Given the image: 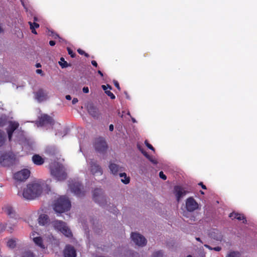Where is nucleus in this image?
I'll list each match as a JSON object with an SVG mask.
<instances>
[{
  "instance_id": "1",
  "label": "nucleus",
  "mask_w": 257,
  "mask_h": 257,
  "mask_svg": "<svg viewBox=\"0 0 257 257\" xmlns=\"http://www.w3.org/2000/svg\"><path fill=\"white\" fill-rule=\"evenodd\" d=\"M42 190V187L40 183H32L28 184L27 188L24 189L23 196L26 199L32 200L40 196Z\"/></svg>"
},
{
  "instance_id": "2",
  "label": "nucleus",
  "mask_w": 257,
  "mask_h": 257,
  "mask_svg": "<svg viewBox=\"0 0 257 257\" xmlns=\"http://www.w3.org/2000/svg\"><path fill=\"white\" fill-rule=\"evenodd\" d=\"M50 169L51 175L57 181H63L67 178V173L62 164L54 162L50 165Z\"/></svg>"
},
{
  "instance_id": "3",
  "label": "nucleus",
  "mask_w": 257,
  "mask_h": 257,
  "mask_svg": "<svg viewBox=\"0 0 257 257\" xmlns=\"http://www.w3.org/2000/svg\"><path fill=\"white\" fill-rule=\"evenodd\" d=\"M70 201L65 196H61L55 200L53 204V209L56 212L62 213L70 209Z\"/></svg>"
},
{
  "instance_id": "4",
  "label": "nucleus",
  "mask_w": 257,
  "mask_h": 257,
  "mask_svg": "<svg viewBox=\"0 0 257 257\" xmlns=\"http://www.w3.org/2000/svg\"><path fill=\"white\" fill-rule=\"evenodd\" d=\"M93 146L96 152L102 154H104L108 148L106 142L104 138L101 137L95 139Z\"/></svg>"
},
{
  "instance_id": "5",
  "label": "nucleus",
  "mask_w": 257,
  "mask_h": 257,
  "mask_svg": "<svg viewBox=\"0 0 257 257\" xmlns=\"http://www.w3.org/2000/svg\"><path fill=\"white\" fill-rule=\"evenodd\" d=\"M54 228L62 232L65 236L71 237L72 233L71 230L66 226L65 222L62 221L55 220L53 222Z\"/></svg>"
},
{
  "instance_id": "6",
  "label": "nucleus",
  "mask_w": 257,
  "mask_h": 257,
  "mask_svg": "<svg viewBox=\"0 0 257 257\" xmlns=\"http://www.w3.org/2000/svg\"><path fill=\"white\" fill-rule=\"evenodd\" d=\"M69 187L71 191L76 196L82 197L84 195V192L83 191V186L79 182L72 181L70 183Z\"/></svg>"
},
{
  "instance_id": "7",
  "label": "nucleus",
  "mask_w": 257,
  "mask_h": 257,
  "mask_svg": "<svg viewBox=\"0 0 257 257\" xmlns=\"http://www.w3.org/2000/svg\"><path fill=\"white\" fill-rule=\"evenodd\" d=\"M89 170L93 176H100L103 174V170L101 167L97 163V161L91 160L89 162Z\"/></svg>"
},
{
  "instance_id": "8",
  "label": "nucleus",
  "mask_w": 257,
  "mask_h": 257,
  "mask_svg": "<svg viewBox=\"0 0 257 257\" xmlns=\"http://www.w3.org/2000/svg\"><path fill=\"white\" fill-rule=\"evenodd\" d=\"M102 189L100 188H96L93 192V199L98 203L100 206L104 207L105 204L103 202L106 203L105 197L102 195Z\"/></svg>"
},
{
  "instance_id": "9",
  "label": "nucleus",
  "mask_w": 257,
  "mask_h": 257,
  "mask_svg": "<svg viewBox=\"0 0 257 257\" xmlns=\"http://www.w3.org/2000/svg\"><path fill=\"white\" fill-rule=\"evenodd\" d=\"M131 238L134 243L138 246H144L147 243V240L145 237L139 233H132Z\"/></svg>"
},
{
  "instance_id": "10",
  "label": "nucleus",
  "mask_w": 257,
  "mask_h": 257,
  "mask_svg": "<svg viewBox=\"0 0 257 257\" xmlns=\"http://www.w3.org/2000/svg\"><path fill=\"white\" fill-rule=\"evenodd\" d=\"M30 175V171L28 169H25L15 173L14 178L18 181L23 182L29 177Z\"/></svg>"
},
{
  "instance_id": "11",
  "label": "nucleus",
  "mask_w": 257,
  "mask_h": 257,
  "mask_svg": "<svg viewBox=\"0 0 257 257\" xmlns=\"http://www.w3.org/2000/svg\"><path fill=\"white\" fill-rule=\"evenodd\" d=\"M199 205L196 200L192 197H190L186 200V208L189 212H193L198 209Z\"/></svg>"
},
{
  "instance_id": "12",
  "label": "nucleus",
  "mask_w": 257,
  "mask_h": 257,
  "mask_svg": "<svg viewBox=\"0 0 257 257\" xmlns=\"http://www.w3.org/2000/svg\"><path fill=\"white\" fill-rule=\"evenodd\" d=\"M188 193L189 191L186 190L185 188L181 186L176 185L174 187V194L175 195L176 200L178 202H179L181 198Z\"/></svg>"
},
{
  "instance_id": "13",
  "label": "nucleus",
  "mask_w": 257,
  "mask_h": 257,
  "mask_svg": "<svg viewBox=\"0 0 257 257\" xmlns=\"http://www.w3.org/2000/svg\"><path fill=\"white\" fill-rule=\"evenodd\" d=\"M19 123L16 121H10L9 126L7 129L8 138L10 141L12 138L14 132L19 127Z\"/></svg>"
},
{
  "instance_id": "14",
  "label": "nucleus",
  "mask_w": 257,
  "mask_h": 257,
  "mask_svg": "<svg viewBox=\"0 0 257 257\" xmlns=\"http://www.w3.org/2000/svg\"><path fill=\"white\" fill-rule=\"evenodd\" d=\"M63 255L64 257H76V249L72 245L67 244L64 249Z\"/></svg>"
},
{
  "instance_id": "15",
  "label": "nucleus",
  "mask_w": 257,
  "mask_h": 257,
  "mask_svg": "<svg viewBox=\"0 0 257 257\" xmlns=\"http://www.w3.org/2000/svg\"><path fill=\"white\" fill-rule=\"evenodd\" d=\"M39 124L41 126L46 124L53 125L54 121L53 118L48 114H43L39 118Z\"/></svg>"
},
{
  "instance_id": "16",
  "label": "nucleus",
  "mask_w": 257,
  "mask_h": 257,
  "mask_svg": "<svg viewBox=\"0 0 257 257\" xmlns=\"http://www.w3.org/2000/svg\"><path fill=\"white\" fill-rule=\"evenodd\" d=\"M37 233L36 232H32L30 235V237L33 239L35 244L42 249H44L45 246L43 243V240L41 236H35Z\"/></svg>"
},
{
  "instance_id": "17",
  "label": "nucleus",
  "mask_w": 257,
  "mask_h": 257,
  "mask_svg": "<svg viewBox=\"0 0 257 257\" xmlns=\"http://www.w3.org/2000/svg\"><path fill=\"white\" fill-rule=\"evenodd\" d=\"M35 98L39 101L42 102L48 98L47 93L43 89H39L35 93Z\"/></svg>"
},
{
  "instance_id": "18",
  "label": "nucleus",
  "mask_w": 257,
  "mask_h": 257,
  "mask_svg": "<svg viewBox=\"0 0 257 257\" xmlns=\"http://www.w3.org/2000/svg\"><path fill=\"white\" fill-rule=\"evenodd\" d=\"M109 169L111 173L114 175H116L118 174L119 172H121L123 171V168L120 167L119 165L115 164L110 163L109 165Z\"/></svg>"
},
{
  "instance_id": "19",
  "label": "nucleus",
  "mask_w": 257,
  "mask_h": 257,
  "mask_svg": "<svg viewBox=\"0 0 257 257\" xmlns=\"http://www.w3.org/2000/svg\"><path fill=\"white\" fill-rule=\"evenodd\" d=\"M32 161L35 165L41 166L44 164L45 160L44 159L39 155L35 154L32 157Z\"/></svg>"
},
{
  "instance_id": "20",
  "label": "nucleus",
  "mask_w": 257,
  "mask_h": 257,
  "mask_svg": "<svg viewBox=\"0 0 257 257\" xmlns=\"http://www.w3.org/2000/svg\"><path fill=\"white\" fill-rule=\"evenodd\" d=\"M87 109L89 113L93 117H97L98 115V111L97 108L94 106L93 105L88 106Z\"/></svg>"
},
{
  "instance_id": "21",
  "label": "nucleus",
  "mask_w": 257,
  "mask_h": 257,
  "mask_svg": "<svg viewBox=\"0 0 257 257\" xmlns=\"http://www.w3.org/2000/svg\"><path fill=\"white\" fill-rule=\"evenodd\" d=\"M49 220V217L46 214H41L38 218V222L40 225H44L47 224Z\"/></svg>"
},
{
  "instance_id": "22",
  "label": "nucleus",
  "mask_w": 257,
  "mask_h": 257,
  "mask_svg": "<svg viewBox=\"0 0 257 257\" xmlns=\"http://www.w3.org/2000/svg\"><path fill=\"white\" fill-rule=\"evenodd\" d=\"M4 211L10 217H13L15 216V212L13 208L11 206H7L4 208Z\"/></svg>"
},
{
  "instance_id": "23",
  "label": "nucleus",
  "mask_w": 257,
  "mask_h": 257,
  "mask_svg": "<svg viewBox=\"0 0 257 257\" xmlns=\"http://www.w3.org/2000/svg\"><path fill=\"white\" fill-rule=\"evenodd\" d=\"M119 176L121 178V181L124 184H127L130 182V178L127 176L125 173H119Z\"/></svg>"
},
{
  "instance_id": "24",
  "label": "nucleus",
  "mask_w": 257,
  "mask_h": 257,
  "mask_svg": "<svg viewBox=\"0 0 257 257\" xmlns=\"http://www.w3.org/2000/svg\"><path fill=\"white\" fill-rule=\"evenodd\" d=\"M210 235L211 237L218 241L221 240L222 239V235L217 230L215 231L212 232L210 233Z\"/></svg>"
},
{
  "instance_id": "25",
  "label": "nucleus",
  "mask_w": 257,
  "mask_h": 257,
  "mask_svg": "<svg viewBox=\"0 0 257 257\" xmlns=\"http://www.w3.org/2000/svg\"><path fill=\"white\" fill-rule=\"evenodd\" d=\"M143 154L153 164H157L158 163L157 161L155 159V158H153L152 156L149 155L147 152H143Z\"/></svg>"
},
{
  "instance_id": "26",
  "label": "nucleus",
  "mask_w": 257,
  "mask_h": 257,
  "mask_svg": "<svg viewBox=\"0 0 257 257\" xmlns=\"http://www.w3.org/2000/svg\"><path fill=\"white\" fill-rule=\"evenodd\" d=\"M6 141V136L5 133L0 130V147L5 143Z\"/></svg>"
},
{
  "instance_id": "27",
  "label": "nucleus",
  "mask_w": 257,
  "mask_h": 257,
  "mask_svg": "<svg viewBox=\"0 0 257 257\" xmlns=\"http://www.w3.org/2000/svg\"><path fill=\"white\" fill-rule=\"evenodd\" d=\"M16 245V241L13 239H9L7 242V246L11 248H14Z\"/></svg>"
},
{
  "instance_id": "28",
  "label": "nucleus",
  "mask_w": 257,
  "mask_h": 257,
  "mask_svg": "<svg viewBox=\"0 0 257 257\" xmlns=\"http://www.w3.org/2000/svg\"><path fill=\"white\" fill-rule=\"evenodd\" d=\"M226 257H240V254L238 251H232L229 252Z\"/></svg>"
},
{
  "instance_id": "29",
  "label": "nucleus",
  "mask_w": 257,
  "mask_h": 257,
  "mask_svg": "<svg viewBox=\"0 0 257 257\" xmlns=\"http://www.w3.org/2000/svg\"><path fill=\"white\" fill-rule=\"evenodd\" d=\"M59 64L62 68H66L69 66L68 63L65 61V59L63 57H61L60 58V61L59 62Z\"/></svg>"
},
{
  "instance_id": "30",
  "label": "nucleus",
  "mask_w": 257,
  "mask_h": 257,
  "mask_svg": "<svg viewBox=\"0 0 257 257\" xmlns=\"http://www.w3.org/2000/svg\"><path fill=\"white\" fill-rule=\"evenodd\" d=\"M236 219L238 220H242L243 223H246L247 221L243 214L237 213V216Z\"/></svg>"
},
{
  "instance_id": "31",
  "label": "nucleus",
  "mask_w": 257,
  "mask_h": 257,
  "mask_svg": "<svg viewBox=\"0 0 257 257\" xmlns=\"http://www.w3.org/2000/svg\"><path fill=\"white\" fill-rule=\"evenodd\" d=\"M127 257H139V255L137 252H134L131 250L127 251Z\"/></svg>"
},
{
  "instance_id": "32",
  "label": "nucleus",
  "mask_w": 257,
  "mask_h": 257,
  "mask_svg": "<svg viewBox=\"0 0 257 257\" xmlns=\"http://www.w3.org/2000/svg\"><path fill=\"white\" fill-rule=\"evenodd\" d=\"M107 209L109 211L113 213V214H114L115 215H117L119 212L118 210L117 209V208L115 206L113 207V208H111L110 206H109L107 208Z\"/></svg>"
},
{
  "instance_id": "33",
  "label": "nucleus",
  "mask_w": 257,
  "mask_h": 257,
  "mask_svg": "<svg viewBox=\"0 0 257 257\" xmlns=\"http://www.w3.org/2000/svg\"><path fill=\"white\" fill-rule=\"evenodd\" d=\"M49 35L54 39L60 38L58 34L52 31H49Z\"/></svg>"
},
{
  "instance_id": "34",
  "label": "nucleus",
  "mask_w": 257,
  "mask_h": 257,
  "mask_svg": "<svg viewBox=\"0 0 257 257\" xmlns=\"http://www.w3.org/2000/svg\"><path fill=\"white\" fill-rule=\"evenodd\" d=\"M29 24L30 25V29H33V28H38L39 27V24L36 23V22H29Z\"/></svg>"
},
{
  "instance_id": "35",
  "label": "nucleus",
  "mask_w": 257,
  "mask_h": 257,
  "mask_svg": "<svg viewBox=\"0 0 257 257\" xmlns=\"http://www.w3.org/2000/svg\"><path fill=\"white\" fill-rule=\"evenodd\" d=\"M22 257H35L33 252L30 251H26Z\"/></svg>"
},
{
  "instance_id": "36",
  "label": "nucleus",
  "mask_w": 257,
  "mask_h": 257,
  "mask_svg": "<svg viewBox=\"0 0 257 257\" xmlns=\"http://www.w3.org/2000/svg\"><path fill=\"white\" fill-rule=\"evenodd\" d=\"M67 50L68 54L71 56L72 58H74L75 57V53L73 52V50L70 48L67 47Z\"/></svg>"
},
{
  "instance_id": "37",
  "label": "nucleus",
  "mask_w": 257,
  "mask_h": 257,
  "mask_svg": "<svg viewBox=\"0 0 257 257\" xmlns=\"http://www.w3.org/2000/svg\"><path fill=\"white\" fill-rule=\"evenodd\" d=\"M153 257H163V252L161 250L155 252L153 255Z\"/></svg>"
},
{
  "instance_id": "38",
  "label": "nucleus",
  "mask_w": 257,
  "mask_h": 257,
  "mask_svg": "<svg viewBox=\"0 0 257 257\" xmlns=\"http://www.w3.org/2000/svg\"><path fill=\"white\" fill-rule=\"evenodd\" d=\"M108 96L110 97L111 99H114L115 98V95L110 91L107 90L105 92Z\"/></svg>"
},
{
  "instance_id": "39",
  "label": "nucleus",
  "mask_w": 257,
  "mask_h": 257,
  "mask_svg": "<svg viewBox=\"0 0 257 257\" xmlns=\"http://www.w3.org/2000/svg\"><path fill=\"white\" fill-rule=\"evenodd\" d=\"M101 87L103 89V90H104L105 92H106V91L107 90V88H109V89H112L111 86L110 85H109V84H107V85H102L101 86Z\"/></svg>"
},
{
  "instance_id": "40",
  "label": "nucleus",
  "mask_w": 257,
  "mask_h": 257,
  "mask_svg": "<svg viewBox=\"0 0 257 257\" xmlns=\"http://www.w3.org/2000/svg\"><path fill=\"white\" fill-rule=\"evenodd\" d=\"M146 146L149 148L150 149L152 150V151H155V149L152 146V145H151L150 144H149L147 141H146L145 142Z\"/></svg>"
},
{
  "instance_id": "41",
  "label": "nucleus",
  "mask_w": 257,
  "mask_h": 257,
  "mask_svg": "<svg viewBox=\"0 0 257 257\" xmlns=\"http://www.w3.org/2000/svg\"><path fill=\"white\" fill-rule=\"evenodd\" d=\"M159 176L163 180H165L167 179V177L164 174V173L163 172V171H161L159 173Z\"/></svg>"
},
{
  "instance_id": "42",
  "label": "nucleus",
  "mask_w": 257,
  "mask_h": 257,
  "mask_svg": "<svg viewBox=\"0 0 257 257\" xmlns=\"http://www.w3.org/2000/svg\"><path fill=\"white\" fill-rule=\"evenodd\" d=\"M229 216L232 219H236V217L237 216V213L232 212L229 214Z\"/></svg>"
},
{
  "instance_id": "43",
  "label": "nucleus",
  "mask_w": 257,
  "mask_h": 257,
  "mask_svg": "<svg viewBox=\"0 0 257 257\" xmlns=\"http://www.w3.org/2000/svg\"><path fill=\"white\" fill-rule=\"evenodd\" d=\"M114 86L119 90H120V88L119 87V83L117 81H114Z\"/></svg>"
},
{
  "instance_id": "44",
  "label": "nucleus",
  "mask_w": 257,
  "mask_h": 257,
  "mask_svg": "<svg viewBox=\"0 0 257 257\" xmlns=\"http://www.w3.org/2000/svg\"><path fill=\"white\" fill-rule=\"evenodd\" d=\"M5 124V120L0 118V126H3Z\"/></svg>"
},
{
  "instance_id": "45",
  "label": "nucleus",
  "mask_w": 257,
  "mask_h": 257,
  "mask_svg": "<svg viewBox=\"0 0 257 257\" xmlns=\"http://www.w3.org/2000/svg\"><path fill=\"white\" fill-rule=\"evenodd\" d=\"M83 92L85 93L89 92V88L88 87H84L82 89Z\"/></svg>"
},
{
  "instance_id": "46",
  "label": "nucleus",
  "mask_w": 257,
  "mask_h": 257,
  "mask_svg": "<svg viewBox=\"0 0 257 257\" xmlns=\"http://www.w3.org/2000/svg\"><path fill=\"white\" fill-rule=\"evenodd\" d=\"M7 158V155H2L0 158V161H1V163H2V160H3L4 161L5 160H6Z\"/></svg>"
},
{
  "instance_id": "47",
  "label": "nucleus",
  "mask_w": 257,
  "mask_h": 257,
  "mask_svg": "<svg viewBox=\"0 0 257 257\" xmlns=\"http://www.w3.org/2000/svg\"><path fill=\"white\" fill-rule=\"evenodd\" d=\"M77 52L80 55H84V54L85 53V51L81 49H78L77 50Z\"/></svg>"
},
{
  "instance_id": "48",
  "label": "nucleus",
  "mask_w": 257,
  "mask_h": 257,
  "mask_svg": "<svg viewBox=\"0 0 257 257\" xmlns=\"http://www.w3.org/2000/svg\"><path fill=\"white\" fill-rule=\"evenodd\" d=\"M91 64H92V65L93 66H94V67H97V66H98V65H97V63L96 61H95V60H92V61H91Z\"/></svg>"
},
{
  "instance_id": "49",
  "label": "nucleus",
  "mask_w": 257,
  "mask_h": 257,
  "mask_svg": "<svg viewBox=\"0 0 257 257\" xmlns=\"http://www.w3.org/2000/svg\"><path fill=\"white\" fill-rule=\"evenodd\" d=\"M199 185L201 186L202 188L203 189H206V187L205 185H204L202 182H200L199 184H198Z\"/></svg>"
},
{
  "instance_id": "50",
  "label": "nucleus",
  "mask_w": 257,
  "mask_h": 257,
  "mask_svg": "<svg viewBox=\"0 0 257 257\" xmlns=\"http://www.w3.org/2000/svg\"><path fill=\"white\" fill-rule=\"evenodd\" d=\"M78 101V100L77 98H74L72 101V103L73 104H76Z\"/></svg>"
},
{
  "instance_id": "51",
  "label": "nucleus",
  "mask_w": 257,
  "mask_h": 257,
  "mask_svg": "<svg viewBox=\"0 0 257 257\" xmlns=\"http://www.w3.org/2000/svg\"><path fill=\"white\" fill-rule=\"evenodd\" d=\"M221 249V247L220 246H216L213 248V250L216 251H219Z\"/></svg>"
},
{
  "instance_id": "52",
  "label": "nucleus",
  "mask_w": 257,
  "mask_h": 257,
  "mask_svg": "<svg viewBox=\"0 0 257 257\" xmlns=\"http://www.w3.org/2000/svg\"><path fill=\"white\" fill-rule=\"evenodd\" d=\"M55 44H56V43L54 41L51 40V41H49V44L51 46H54L55 45Z\"/></svg>"
},
{
  "instance_id": "53",
  "label": "nucleus",
  "mask_w": 257,
  "mask_h": 257,
  "mask_svg": "<svg viewBox=\"0 0 257 257\" xmlns=\"http://www.w3.org/2000/svg\"><path fill=\"white\" fill-rule=\"evenodd\" d=\"M113 129H114L113 125L112 124H110L109 126V131L112 132V131H113Z\"/></svg>"
},
{
  "instance_id": "54",
  "label": "nucleus",
  "mask_w": 257,
  "mask_h": 257,
  "mask_svg": "<svg viewBox=\"0 0 257 257\" xmlns=\"http://www.w3.org/2000/svg\"><path fill=\"white\" fill-rule=\"evenodd\" d=\"M138 149H139V150L142 152V154H143V152L144 153V152H146L144 150V149L140 146L138 145Z\"/></svg>"
},
{
  "instance_id": "55",
  "label": "nucleus",
  "mask_w": 257,
  "mask_h": 257,
  "mask_svg": "<svg viewBox=\"0 0 257 257\" xmlns=\"http://www.w3.org/2000/svg\"><path fill=\"white\" fill-rule=\"evenodd\" d=\"M65 98H66V99L67 100H71V96H70V95H66Z\"/></svg>"
},
{
  "instance_id": "56",
  "label": "nucleus",
  "mask_w": 257,
  "mask_h": 257,
  "mask_svg": "<svg viewBox=\"0 0 257 257\" xmlns=\"http://www.w3.org/2000/svg\"><path fill=\"white\" fill-rule=\"evenodd\" d=\"M36 72L38 74H41L43 72V71L41 69H37Z\"/></svg>"
},
{
  "instance_id": "57",
  "label": "nucleus",
  "mask_w": 257,
  "mask_h": 257,
  "mask_svg": "<svg viewBox=\"0 0 257 257\" xmlns=\"http://www.w3.org/2000/svg\"><path fill=\"white\" fill-rule=\"evenodd\" d=\"M31 30H32V33L34 34H37V32L35 30V29L34 28H33V29H31Z\"/></svg>"
},
{
  "instance_id": "58",
  "label": "nucleus",
  "mask_w": 257,
  "mask_h": 257,
  "mask_svg": "<svg viewBox=\"0 0 257 257\" xmlns=\"http://www.w3.org/2000/svg\"><path fill=\"white\" fill-rule=\"evenodd\" d=\"M98 73L101 76V77H103V74L102 73V72L100 71V70H98Z\"/></svg>"
},
{
  "instance_id": "59",
  "label": "nucleus",
  "mask_w": 257,
  "mask_h": 257,
  "mask_svg": "<svg viewBox=\"0 0 257 257\" xmlns=\"http://www.w3.org/2000/svg\"><path fill=\"white\" fill-rule=\"evenodd\" d=\"M6 227L7 229L8 228H10V229H8V230H11L13 229L12 227L8 226L7 224H6Z\"/></svg>"
},
{
  "instance_id": "60",
  "label": "nucleus",
  "mask_w": 257,
  "mask_h": 257,
  "mask_svg": "<svg viewBox=\"0 0 257 257\" xmlns=\"http://www.w3.org/2000/svg\"><path fill=\"white\" fill-rule=\"evenodd\" d=\"M84 55L86 57H88L89 56V54L88 53H86V52H85V53L84 54Z\"/></svg>"
},
{
  "instance_id": "61",
  "label": "nucleus",
  "mask_w": 257,
  "mask_h": 257,
  "mask_svg": "<svg viewBox=\"0 0 257 257\" xmlns=\"http://www.w3.org/2000/svg\"><path fill=\"white\" fill-rule=\"evenodd\" d=\"M41 66V64L40 63H38L36 64V67L37 68H39V67H40Z\"/></svg>"
},
{
  "instance_id": "62",
  "label": "nucleus",
  "mask_w": 257,
  "mask_h": 257,
  "mask_svg": "<svg viewBox=\"0 0 257 257\" xmlns=\"http://www.w3.org/2000/svg\"><path fill=\"white\" fill-rule=\"evenodd\" d=\"M196 239L197 241H200V242L201 241V239H200V238L199 237H196Z\"/></svg>"
},
{
  "instance_id": "63",
  "label": "nucleus",
  "mask_w": 257,
  "mask_h": 257,
  "mask_svg": "<svg viewBox=\"0 0 257 257\" xmlns=\"http://www.w3.org/2000/svg\"><path fill=\"white\" fill-rule=\"evenodd\" d=\"M3 32V30L2 28L1 27V26H0V33H1Z\"/></svg>"
},
{
  "instance_id": "64",
  "label": "nucleus",
  "mask_w": 257,
  "mask_h": 257,
  "mask_svg": "<svg viewBox=\"0 0 257 257\" xmlns=\"http://www.w3.org/2000/svg\"><path fill=\"white\" fill-rule=\"evenodd\" d=\"M34 22H35V21H38V19L36 17H34Z\"/></svg>"
}]
</instances>
